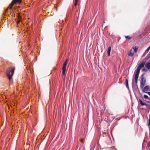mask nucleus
Returning a JSON list of instances; mask_svg holds the SVG:
<instances>
[{
    "label": "nucleus",
    "mask_w": 150,
    "mask_h": 150,
    "mask_svg": "<svg viewBox=\"0 0 150 150\" xmlns=\"http://www.w3.org/2000/svg\"><path fill=\"white\" fill-rule=\"evenodd\" d=\"M15 70V69L13 67H9L8 68L6 71L7 76L9 80H10L13 75Z\"/></svg>",
    "instance_id": "obj_1"
},
{
    "label": "nucleus",
    "mask_w": 150,
    "mask_h": 150,
    "mask_svg": "<svg viewBox=\"0 0 150 150\" xmlns=\"http://www.w3.org/2000/svg\"><path fill=\"white\" fill-rule=\"evenodd\" d=\"M67 60H66V61H65L64 62V63L63 64V67L62 68V75L63 76H64L65 75V72L66 71V68L67 65Z\"/></svg>",
    "instance_id": "obj_2"
},
{
    "label": "nucleus",
    "mask_w": 150,
    "mask_h": 150,
    "mask_svg": "<svg viewBox=\"0 0 150 150\" xmlns=\"http://www.w3.org/2000/svg\"><path fill=\"white\" fill-rule=\"evenodd\" d=\"M144 64L145 63L144 62H143L141 63L138 66L137 70L140 71L141 69L144 67Z\"/></svg>",
    "instance_id": "obj_3"
},
{
    "label": "nucleus",
    "mask_w": 150,
    "mask_h": 150,
    "mask_svg": "<svg viewBox=\"0 0 150 150\" xmlns=\"http://www.w3.org/2000/svg\"><path fill=\"white\" fill-rule=\"evenodd\" d=\"M142 81L141 83L140 87L141 88H143L145 85L146 80L144 78H142Z\"/></svg>",
    "instance_id": "obj_4"
},
{
    "label": "nucleus",
    "mask_w": 150,
    "mask_h": 150,
    "mask_svg": "<svg viewBox=\"0 0 150 150\" xmlns=\"http://www.w3.org/2000/svg\"><path fill=\"white\" fill-rule=\"evenodd\" d=\"M150 88L149 86H146L144 87L143 90V92L145 93V91H149L150 90Z\"/></svg>",
    "instance_id": "obj_5"
},
{
    "label": "nucleus",
    "mask_w": 150,
    "mask_h": 150,
    "mask_svg": "<svg viewBox=\"0 0 150 150\" xmlns=\"http://www.w3.org/2000/svg\"><path fill=\"white\" fill-rule=\"evenodd\" d=\"M132 49H131L128 54V55L129 57H132L134 55V52H132Z\"/></svg>",
    "instance_id": "obj_6"
},
{
    "label": "nucleus",
    "mask_w": 150,
    "mask_h": 150,
    "mask_svg": "<svg viewBox=\"0 0 150 150\" xmlns=\"http://www.w3.org/2000/svg\"><path fill=\"white\" fill-rule=\"evenodd\" d=\"M140 71L137 70V71L135 74L134 78H138L139 77V73Z\"/></svg>",
    "instance_id": "obj_7"
},
{
    "label": "nucleus",
    "mask_w": 150,
    "mask_h": 150,
    "mask_svg": "<svg viewBox=\"0 0 150 150\" xmlns=\"http://www.w3.org/2000/svg\"><path fill=\"white\" fill-rule=\"evenodd\" d=\"M111 49V47L109 46L108 47V50H107L108 54V56H110Z\"/></svg>",
    "instance_id": "obj_8"
},
{
    "label": "nucleus",
    "mask_w": 150,
    "mask_h": 150,
    "mask_svg": "<svg viewBox=\"0 0 150 150\" xmlns=\"http://www.w3.org/2000/svg\"><path fill=\"white\" fill-rule=\"evenodd\" d=\"M146 67L148 69H150V62H147L145 65Z\"/></svg>",
    "instance_id": "obj_9"
},
{
    "label": "nucleus",
    "mask_w": 150,
    "mask_h": 150,
    "mask_svg": "<svg viewBox=\"0 0 150 150\" xmlns=\"http://www.w3.org/2000/svg\"><path fill=\"white\" fill-rule=\"evenodd\" d=\"M139 103L140 104H141L142 106L143 105H146V104L145 103H144L141 100H139Z\"/></svg>",
    "instance_id": "obj_10"
},
{
    "label": "nucleus",
    "mask_w": 150,
    "mask_h": 150,
    "mask_svg": "<svg viewBox=\"0 0 150 150\" xmlns=\"http://www.w3.org/2000/svg\"><path fill=\"white\" fill-rule=\"evenodd\" d=\"M14 4V2L13 1H12V2L10 4L9 6V8L10 9H11L12 8Z\"/></svg>",
    "instance_id": "obj_11"
},
{
    "label": "nucleus",
    "mask_w": 150,
    "mask_h": 150,
    "mask_svg": "<svg viewBox=\"0 0 150 150\" xmlns=\"http://www.w3.org/2000/svg\"><path fill=\"white\" fill-rule=\"evenodd\" d=\"M149 148V150H150V140L149 142L147 145L146 149Z\"/></svg>",
    "instance_id": "obj_12"
},
{
    "label": "nucleus",
    "mask_w": 150,
    "mask_h": 150,
    "mask_svg": "<svg viewBox=\"0 0 150 150\" xmlns=\"http://www.w3.org/2000/svg\"><path fill=\"white\" fill-rule=\"evenodd\" d=\"M134 50V52H137V50H138V48L137 47L135 46V47H134L132 48Z\"/></svg>",
    "instance_id": "obj_13"
},
{
    "label": "nucleus",
    "mask_w": 150,
    "mask_h": 150,
    "mask_svg": "<svg viewBox=\"0 0 150 150\" xmlns=\"http://www.w3.org/2000/svg\"><path fill=\"white\" fill-rule=\"evenodd\" d=\"M150 49V46L146 50V51L144 53H145V54L149 52Z\"/></svg>",
    "instance_id": "obj_14"
},
{
    "label": "nucleus",
    "mask_w": 150,
    "mask_h": 150,
    "mask_svg": "<svg viewBox=\"0 0 150 150\" xmlns=\"http://www.w3.org/2000/svg\"><path fill=\"white\" fill-rule=\"evenodd\" d=\"M21 0H13V1L14 2V3H20L21 2Z\"/></svg>",
    "instance_id": "obj_15"
},
{
    "label": "nucleus",
    "mask_w": 150,
    "mask_h": 150,
    "mask_svg": "<svg viewBox=\"0 0 150 150\" xmlns=\"http://www.w3.org/2000/svg\"><path fill=\"white\" fill-rule=\"evenodd\" d=\"M78 0H75V3H74V6H76L78 4Z\"/></svg>",
    "instance_id": "obj_16"
},
{
    "label": "nucleus",
    "mask_w": 150,
    "mask_h": 150,
    "mask_svg": "<svg viewBox=\"0 0 150 150\" xmlns=\"http://www.w3.org/2000/svg\"><path fill=\"white\" fill-rule=\"evenodd\" d=\"M144 98L148 100L149 99V98L148 97V96L146 95H144Z\"/></svg>",
    "instance_id": "obj_17"
},
{
    "label": "nucleus",
    "mask_w": 150,
    "mask_h": 150,
    "mask_svg": "<svg viewBox=\"0 0 150 150\" xmlns=\"http://www.w3.org/2000/svg\"><path fill=\"white\" fill-rule=\"evenodd\" d=\"M134 80H135V83H137L138 79L137 78H134Z\"/></svg>",
    "instance_id": "obj_18"
},
{
    "label": "nucleus",
    "mask_w": 150,
    "mask_h": 150,
    "mask_svg": "<svg viewBox=\"0 0 150 150\" xmlns=\"http://www.w3.org/2000/svg\"><path fill=\"white\" fill-rule=\"evenodd\" d=\"M125 81H126V82H125L126 84H128V79H125Z\"/></svg>",
    "instance_id": "obj_19"
},
{
    "label": "nucleus",
    "mask_w": 150,
    "mask_h": 150,
    "mask_svg": "<svg viewBox=\"0 0 150 150\" xmlns=\"http://www.w3.org/2000/svg\"><path fill=\"white\" fill-rule=\"evenodd\" d=\"M142 71L146 72L147 71V70L145 68H144L142 69Z\"/></svg>",
    "instance_id": "obj_20"
},
{
    "label": "nucleus",
    "mask_w": 150,
    "mask_h": 150,
    "mask_svg": "<svg viewBox=\"0 0 150 150\" xmlns=\"http://www.w3.org/2000/svg\"><path fill=\"white\" fill-rule=\"evenodd\" d=\"M146 93L148 94L150 96V92H145Z\"/></svg>",
    "instance_id": "obj_21"
},
{
    "label": "nucleus",
    "mask_w": 150,
    "mask_h": 150,
    "mask_svg": "<svg viewBox=\"0 0 150 150\" xmlns=\"http://www.w3.org/2000/svg\"><path fill=\"white\" fill-rule=\"evenodd\" d=\"M126 87H127V88H129V86H128V84H126Z\"/></svg>",
    "instance_id": "obj_22"
},
{
    "label": "nucleus",
    "mask_w": 150,
    "mask_h": 150,
    "mask_svg": "<svg viewBox=\"0 0 150 150\" xmlns=\"http://www.w3.org/2000/svg\"><path fill=\"white\" fill-rule=\"evenodd\" d=\"M147 125L149 127H150V123L148 122L147 123Z\"/></svg>",
    "instance_id": "obj_23"
},
{
    "label": "nucleus",
    "mask_w": 150,
    "mask_h": 150,
    "mask_svg": "<svg viewBox=\"0 0 150 150\" xmlns=\"http://www.w3.org/2000/svg\"><path fill=\"white\" fill-rule=\"evenodd\" d=\"M125 37L126 38H128L129 39H130V38H129L128 36H126Z\"/></svg>",
    "instance_id": "obj_24"
},
{
    "label": "nucleus",
    "mask_w": 150,
    "mask_h": 150,
    "mask_svg": "<svg viewBox=\"0 0 150 150\" xmlns=\"http://www.w3.org/2000/svg\"><path fill=\"white\" fill-rule=\"evenodd\" d=\"M148 121H149L148 122L150 123V119H149V120Z\"/></svg>",
    "instance_id": "obj_25"
},
{
    "label": "nucleus",
    "mask_w": 150,
    "mask_h": 150,
    "mask_svg": "<svg viewBox=\"0 0 150 150\" xmlns=\"http://www.w3.org/2000/svg\"><path fill=\"white\" fill-rule=\"evenodd\" d=\"M20 21H18L17 22V24H18V23L19 22H20Z\"/></svg>",
    "instance_id": "obj_26"
},
{
    "label": "nucleus",
    "mask_w": 150,
    "mask_h": 150,
    "mask_svg": "<svg viewBox=\"0 0 150 150\" xmlns=\"http://www.w3.org/2000/svg\"><path fill=\"white\" fill-rule=\"evenodd\" d=\"M112 148H115V147H112Z\"/></svg>",
    "instance_id": "obj_27"
},
{
    "label": "nucleus",
    "mask_w": 150,
    "mask_h": 150,
    "mask_svg": "<svg viewBox=\"0 0 150 150\" xmlns=\"http://www.w3.org/2000/svg\"><path fill=\"white\" fill-rule=\"evenodd\" d=\"M149 118L150 119V117H149Z\"/></svg>",
    "instance_id": "obj_28"
}]
</instances>
